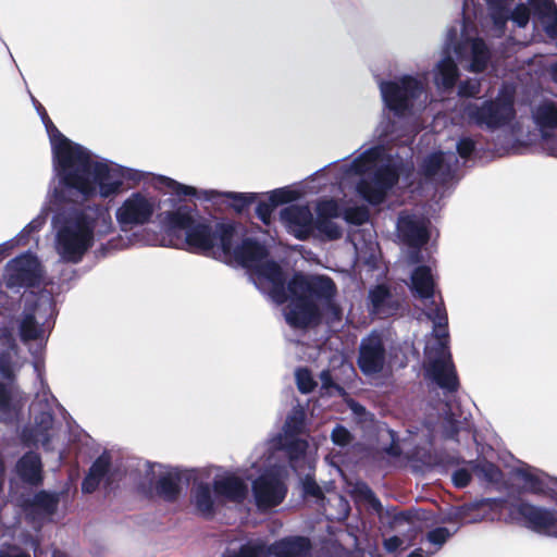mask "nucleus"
I'll list each match as a JSON object with an SVG mask.
<instances>
[{
    "mask_svg": "<svg viewBox=\"0 0 557 557\" xmlns=\"http://www.w3.org/2000/svg\"><path fill=\"white\" fill-rule=\"evenodd\" d=\"M450 537V532L445 527H437L428 532L426 539L430 543L442 546Z\"/></svg>",
    "mask_w": 557,
    "mask_h": 557,
    "instance_id": "obj_57",
    "label": "nucleus"
},
{
    "mask_svg": "<svg viewBox=\"0 0 557 557\" xmlns=\"http://www.w3.org/2000/svg\"><path fill=\"white\" fill-rule=\"evenodd\" d=\"M533 13L540 18H545L557 12L553 0H529Z\"/></svg>",
    "mask_w": 557,
    "mask_h": 557,
    "instance_id": "obj_48",
    "label": "nucleus"
},
{
    "mask_svg": "<svg viewBox=\"0 0 557 557\" xmlns=\"http://www.w3.org/2000/svg\"><path fill=\"white\" fill-rule=\"evenodd\" d=\"M331 440L335 445L345 447L352 442L354 436L346 426L343 424H336L332 430Z\"/></svg>",
    "mask_w": 557,
    "mask_h": 557,
    "instance_id": "obj_51",
    "label": "nucleus"
},
{
    "mask_svg": "<svg viewBox=\"0 0 557 557\" xmlns=\"http://www.w3.org/2000/svg\"><path fill=\"white\" fill-rule=\"evenodd\" d=\"M141 180V172L107 160V197L133 188Z\"/></svg>",
    "mask_w": 557,
    "mask_h": 557,
    "instance_id": "obj_18",
    "label": "nucleus"
},
{
    "mask_svg": "<svg viewBox=\"0 0 557 557\" xmlns=\"http://www.w3.org/2000/svg\"><path fill=\"white\" fill-rule=\"evenodd\" d=\"M213 486L207 482H199L194 485L190 494L191 503L198 516L211 520L216 513Z\"/></svg>",
    "mask_w": 557,
    "mask_h": 557,
    "instance_id": "obj_22",
    "label": "nucleus"
},
{
    "mask_svg": "<svg viewBox=\"0 0 557 557\" xmlns=\"http://www.w3.org/2000/svg\"><path fill=\"white\" fill-rule=\"evenodd\" d=\"M383 545L388 553H395L403 545V540L397 535H393L385 539Z\"/></svg>",
    "mask_w": 557,
    "mask_h": 557,
    "instance_id": "obj_60",
    "label": "nucleus"
},
{
    "mask_svg": "<svg viewBox=\"0 0 557 557\" xmlns=\"http://www.w3.org/2000/svg\"><path fill=\"white\" fill-rule=\"evenodd\" d=\"M107 487H109L113 482L121 480L126 474V468H122L117 466L116 469L113 468L112 456L110 451L107 449Z\"/></svg>",
    "mask_w": 557,
    "mask_h": 557,
    "instance_id": "obj_54",
    "label": "nucleus"
},
{
    "mask_svg": "<svg viewBox=\"0 0 557 557\" xmlns=\"http://www.w3.org/2000/svg\"><path fill=\"white\" fill-rule=\"evenodd\" d=\"M459 77V70L450 57L442 59L437 65L435 83L444 89H451Z\"/></svg>",
    "mask_w": 557,
    "mask_h": 557,
    "instance_id": "obj_28",
    "label": "nucleus"
},
{
    "mask_svg": "<svg viewBox=\"0 0 557 557\" xmlns=\"http://www.w3.org/2000/svg\"><path fill=\"white\" fill-rule=\"evenodd\" d=\"M0 341L3 345V349L0 350V375L8 381L0 382V419L11 421L17 417L23 400L22 392L14 384V377L22 367V361L11 334L3 333Z\"/></svg>",
    "mask_w": 557,
    "mask_h": 557,
    "instance_id": "obj_4",
    "label": "nucleus"
},
{
    "mask_svg": "<svg viewBox=\"0 0 557 557\" xmlns=\"http://www.w3.org/2000/svg\"><path fill=\"white\" fill-rule=\"evenodd\" d=\"M298 198L299 193L288 187L276 188L269 194V200L274 206V208L281 205L293 202Z\"/></svg>",
    "mask_w": 557,
    "mask_h": 557,
    "instance_id": "obj_43",
    "label": "nucleus"
},
{
    "mask_svg": "<svg viewBox=\"0 0 557 557\" xmlns=\"http://www.w3.org/2000/svg\"><path fill=\"white\" fill-rule=\"evenodd\" d=\"M380 90L385 107L395 116L401 117L412 109L413 102L422 94L423 86L418 78L404 75L397 81H382Z\"/></svg>",
    "mask_w": 557,
    "mask_h": 557,
    "instance_id": "obj_7",
    "label": "nucleus"
},
{
    "mask_svg": "<svg viewBox=\"0 0 557 557\" xmlns=\"http://www.w3.org/2000/svg\"><path fill=\"white\" fill-rule=\"evenodd\" d=\"M385 357L386 349L382 337L371 334L360 344L357 364L363 374H376L383 370Z\"/></svg>",
    "mask_w": 557,
    "mask_h": 557,
    "instance_id": "obj_14",
    "label": "nucleus"
},
{
    "mask_svg": "<svg viewBox=\"0 0 557 557\" xmlns=\"http://www.w3.org/2000/svg\"><path fill=\"white\" fill-rule=\"evenodd\" d=\"M451 481L455 487L465 488L471 483L472 474L468 469L459 468L454 471Z\"/></svg>",
    "mask_w": 557,
    "mask_h": 557,
    "instance_id": "obj_58",
    "label": "nucleus"
},
{
    "mask_svg": "<svg viewBox=\"0 0 557 557\" xmlns=\"http://www.w3.org/2000/svg\"><path fill=\"white\" fill-rule=\"evenodd\" d=\"M491 17L497 28H505L507 21L510 18L508 7H490Z\"/></svg>",
    "mask_w": 557,
    "mask_h": 557,
    "instance_id": "obj_55",
    "label": "nucleus"
},
{
    "mask_svg": "<svg viewBox=\"0 0 557 557\" xmlns=\"http://www.w3.org/2000/svg\"><path fill=\"white\" fill-rule=\"evenodd\" d=\"M224 197L232 200L231 207L238 214L243 213L245 209L257 200V194L255 193L227 191L224 194Z\"/></svg>",
    "mask_w": 557,
    "mask_h": 557,
    "instance_id": "obj_39",
    "label": "nucleus"
},
{
    "mask_svg": "<svg viewBox=\"0 0 557 557\" xmlns=\"http://www.w3.org/2000/svg\"><path fill=\"white\" fill-rule=\"evenodd\" d=\"M481 470H482V471L484 472V474H485L488 479H491V480L493 479V474H494V473L499 472L498 467H497L495 463H493V462H486V463L482 467V469H481Z\"/></svg>",
    "mask_w": 557,
    "mask_h": 557,
    "instance_id": "obj_64",
    "label": "nucleus"
},
{
    "mask_svg": "<svg viewBox=\"0 0 557 557\" xmlns=\"http://www.w3.org/2000/svg\"><path fill=\"white\" fill-rule=\"evenodd\" d=\"M372 180L387 194V190L398 182V173L393 166L383 165L374 172Z\"/></svg>",
    "mask_w": 557,
    "mask_h": 557,
    "instance_id": "obj_36",
    "label": "nucleus"
},
{
    "mask_svg": "<svg viewBox=\"0 0 557 557\" xmlns=\"http://www.w3.org/2000/svg\"><path fill=\"white\" fill-rule=\"evenodd\" d=\"M432 305H434V307L430 308L426 312V317L433 321L434 330L436 331L435 336L438 338L440 347L436 349V352L443 355L444 350L447 349L448 317L443 305H436L434 300H432Z\"/></svg>",
    "mask_w": 557,
    "mask_h": 557,
    "instance_id": "obj_26",
    "label": "nucleus"
},
{
    "mask_svg": "<svg viewBox=\"0 0 557 557\" xmlns=\"http://www.w3.org/2000/svg\"><path fill=\"white\" fill-rule=\"evenodd\" d=\"M354 496L369 504L372 508L379 510L382 508V504L380 499L376 497L375 493L366 482H358L354 487Z\"/></svg>",
    "mask_w": 557,
    "mask_h": 557,
    "instance_id": "obj_41",
    "label": "nucleus"
},
{
    "mask_svg": "<svg viewBox=\"0 0 557 557\" xmlns=\"http://www.w3.org/2000/svg\"><path fill=\"white\" fill-rule=\"evenodd\" d=\"M222 557H271L269 545L262 542H248L237 550L225 553Z\"/></svg>",
    "mask_w": 557,
    "mask_h": 557,
    "instance_id": "obj_32",
    "label": "nucleus"
},
{
    "mask_svg": "<svg viewBox=\"0 0 557 557\" xmlns=\"http://www.w3.org/2000/svg\"><path fill=\"white\" fill-rule=\"evenodd\" d=\"M271 557H312L313 545L309 537L288 535L269 544Z\"/></svg>",
    "mask_w": 557,
    "mask_h": 557,
    "instance_id": "obj_19",
    "label": "nucleus"
},
{
    "mask_svg": "<svg viewBox=\"0 0 557 557\" xmlns=\"http://www.w3.org/2000/svg\"><path fill=\"white\" fill-rule=\"evenodd\" d=\"M104 478V457L100 455L83 482V491L91 493Z\"/></svg>",
    "mask_w": 557,
    "mask_h": 557,
    "instance_id": "obj_33",
    "label": "nucleus"
},
{
    "mask_svg": "<svg viewBox=\"0 0 557 557\" xmlns=\"http://www.w3.org/2000/svg\"><path fill=\"white\" fill-rule=\"evenodd\" d=\"M26 307L20 321V336L24 343L29 341H42L45 337L44 320L52 314L53 306L48 295H41L32 299L24 297Z\"/></svg>",
    "mask_w": 557,
    "mask_h": 557,
    "instance_id": "obj_9",
    "label": "nucleus"
},
{
    "mask_svg": "<svg viewBox=\"0 0 557 557\" xmlns=\"http://www.w3.org/2000/svg\"><path fill=\"white\" fill-rule=\"evenodd\" d=\"M475 151V141L470 137H461L457 143V152L462 159H469Z\"/></svg>",
    "mask_w": 557,
    "mask_h": 557,
    "instance_id": "obj_59",
    "label": "nucleus"
},
{
    "mask_svg": "<svg viewBox=\"0 0 557 557\" xmlns=\"http://www.w3.org/2000/svg\"><path fill=\"white\" fill-rule=\"evenodd\" d=\"M444 165L443 152L429 154L421 164V172L426 178H433Z\"/></svg>",
    "mask_w": 557,
    "mask_h": 557,
    "instance_id": "obj_40",
    "label": "nucleus"
},
{
    "mask_svg": "<svg viewBox=\"0 0 557 557\" xmlns=\"http://www.w3.org/2000/svg\"><path fill=\"white\" fill-rule=\"evenodd\" d=\"M182 474L178 470L168 471L159 475L153 485L139 487L143 496L149 500L158 497L166 503H175L182 492Z\"/></svg>",
    "mask_w": 557,
    "mask_h": 557,
    "instance_id": "obj_15",
    "label": "nucleus"
},
{
    "mask_svg": "<svg viewBox=\"0 0 557 557\" xmlns=\"http://www.w3.org/2000/svg\"><path fill=\"white\" fill-rule=\"evenodd\" d=\"M510 516L537 534L554 537L557 532V513L552 509L521 500L511 505Z\"/></svg>",
    "mask_w": 557,
    "mask_h": 557,
    "instance_id": "obj_10",
    "label": "nucleus"
},
{
    "mask_svg": "<svg viewBox=\"0 0 557 557\" xmlns=\"http://www.w3.org/2000/svg\"><path fill=\"white\" fill-rule=\"evenodd\" d=\"M53 397L44 393L37 395L30 406L34 416L33 423L25 426L21 434L22 443L27 447H41L45 453L55 456L57 461L63 458L67 440V431L57 421L52 413Z\"/></svg>",
    "mask_w": 557,
    "mask_h": 557,
    "instance_id": "obj_3",
    "label": "nucleus"
},
{
    "mask_svg": "<svg viewBox=\"0 0 557 557\" xmlns=\"http://www.w3.org/2000/svg\"><path fill=\"white\" fill-rule=\"evenodd\" d=\"M322 549L330 557H364V552L361 549L350 550L344 547L336 540H326L323 542Z\"/></svg>",
    "mask_w": 557,
    "mask_h": 557,
    "instance_id": "obj_38",
    "label": "nucleus"
},
{
    "mask_svg": "<svg viewBox=\"0 0 557 557\" xmlns=\"http://www.w3.org/2000/svg\"><path fill=\"white\" fill-rule=\"evenodd\" d=\"M153 187L160 191L166 190L180 200L185 197L196 196L197 194L195 187L181 184L177 181L163 175H158L153 178Z\"/></svg>",
    "mask_w": 557,
    "mask_h": 557,
    "instance_id": "obj_27",
    "label": "nucleus"
},
{
    "mask_svg": "<svg viewBox=\"0 0 557 557\" xmlns=\"http://www.w3.org/2000/svg\"><path fill=\"white\" fill-rule=\"evenodd\" d=\"M302 493L306 497H312L315 499H323L324 493L315 479L310 475H306L302 480Z\"/></svg>",
    "mask_w": 557,
    "mask_h": 557,
    "instance_id": "obj_52",
    "label": "nucleus"
},
{
    "mask_svg": "<svg viewBox=\"0 0 557 557\" xmlns=\"http://www.w3.org/2000/svg\"><path fill=\"white\" fill-rule=\"evenodd\" d=\"M237 234L233 221L212 223L205 218L195 219L185 235L184 244L190 252L208 255L219 244L225 256H231Z\"/></svg>",
    "mask_w": 557,
    "mask_h": 557,
    "instance_id": "obj_5",
    "label": "nucleus"
},
{
    "mask_svg": "<svg viewBox=\"0 0 557 557\" xmlns=\"http://www.w3.org/2000/svg\"><path fill=\"white\" fill-rule=\"evenodd\" d=\"M274 206L270 202V200L264 201L261 200L258 202L256 208V214L258 219L264 224L270 225L272 221V213L274 211Z\"/></svg>",
    "mask_w": 557,
    "mask_h": 557,
    "instance_id": "obj_56",
    "label": "nucleus"
},
{
    "mask_svg": "<svg viewBox=\"0 0 557 557\" xmlns=\"http://www.w3.org/2000/svg\"><path fill=\"white\" fill-rule=\"evenodd\" d=\"M397 230L403 242L412 248L424 246L430 238L426 226L409 215L399 218Z\"/></svg>",
    "mask_w": 557,
    "mask_h": 557,
    "instance_id": "obj_21",
    "label": "nucleus"
},
{
    "mask_svg": "<svg viewBox=\"0 0 557 557\" xmlns=\"http://www.w3.org/2000/svg\"><path fill=\"white\" fill-rule=\"evenodd\" d=\"M213 492L218 504H243L248 496V485L240 476L227 474L213 480Z\"/></svg>",
    "mask_w": 557,
    "mask_h": 557,
    "instance_id": "obj_17",
    "label": "nucleus"
},
{
    "mask_svg": "<svg viewBox=\"0 0 557 557\" xmlns=\"http://www.w3.org/2000/svg\"><path fill=\"white\" fill-rule=\"evenodd\" d=\"M460 433V422L455 418L454 413H448L443 423V435L446 440H453L458 442V435Z\"/></svg>",
    "mask_w": 557,
    "mask_h": 557,
    "instance_id": "obj_49",
    "label": "nucleus"
},
{
    "mask_svg": "<svg viewBox=\"0 0 557 557\" xmlns=\"http://www.w3.org/2000/svg\"><path fill=\"white\" fill-rule=\"evenodd\" d=\"M314 231L319 237L325 240H337L343 236V230L338 224L329 219H314Z\"/></svg>",
    "mask_w": 557,
    "mask_h": 557,
    "instance_id": "obj_34",
    "label": "nucleus"
},
{
    "mask_svg": "<svg viewBox=\"0 0 557 557\" xmlns=\"http://www.w3.org/2000/svg\"><path fill=\"white\" fill-rule=\"evenodd\" d=\"M480 92L481 83L478 79L468 78L458 86V95L462 98H475Z\"/></svg>",
    "mask_w": 557,
    "mask_h": 557,
    "instance_id": "obj_50",
    "label": "nucleus"
},
{
    "mask_svg": "<svg viewBox=\"0 0 557 557\" xmlns=\"http://www.w3.org/2000/svg\"><path fill=\"white\" fill-rule=\"evenodd\" d=\"M288 441L285 444V450L290 460H298L306 454V449L308 447V443L305 440H299L297 437H287Z\"/></svg>",
    "mask_w": 557,
    "mask_h": 557,
    "instance_id": "obj_47",
    "label": "nucleus"
},
{
    "mask_svg": "<svg viewBox=\"0 0 557 557\" xmlns=\"http://www.w3.org/2000/svg\"><path fill=\"white\" fill-rule=\"evenodd\" d=\"M41 116L50 147L53 180L47 194L54 211L51 225L54 249L60 259L77 263L92 246L98 207L91 202L104 195V163L84 146L63 135L47 115L42 106L32 97Z\"/></svg>",
    "mask_w": 557,
    "mask_h": 557,
    "instance_id": "obj_1",
    "label": "nucleus"
},
{
    "mask_svg": "<svg viewBox=\"0 0 557 557\" xmlns=\"http://www.w3.org/2000/svg\"><path fill=\"white\" fill-rule=\"evenodd\" d=\"M357 193L370 205L379 206L386 198L385 191L371 178L360 180L357 184Z\"/></svg>",
    "mask_w": 557,
    "mask_h": 557,
    "instance_id": "obj_29",
    "label": "nucleus"
},
{
    "mask_svg": "<svg viewBox=\"0 0 557 557\" xmlns=\"http://www.w3.org/2000/svg\"><path fill=\"white\" fill-rule=\"evenodd\" d=\"M534 120L542 132L557 127V107L553 103L541 104L535 113Z\"/></svg>",
    "mask_w": 557,
    "mask_h": 557,
    "instance_id": "obj_31",
    "label": "nucleus"
},
{
    "mask_svg": "<svg viewBox=\"0 0 557 557\" xmlns=\"http://www.w3.org/2000/svg\"><path fill=\"white\" fill-rule=\"evenodd\" d=\"M231 255L244 268H256L257 274L271 284L270 296L278 305L289 300L285 313L286 322L295 329L317 326L322 321L319 302H333L337 288L327 275H306L296 272L286 282L281 265L273 261H263L269 256L268 248L253 237L244 238Z\"/></svg>",
    "mask_w": 557,
    "mask_h": 557,
    "instance_id": "obj_2",
    "label": "nucleus"
},
{
    "mask_svg": "<svg viewBox=\"0 0 557 557\" xmlns=\"http://www.w3.org/2000/svg\"><path fill=\"white\" fill-rule=\"evenodd\" d=\"M157 218L161 227L170 237L174 236L177 231H185L186 234L195 220L193 209L186 205L178 206L174 210L160 212Z\"/></svg>",
    "mask_w": 557,
    "mask_h": 557,
    "instance_id": "obj_20",
    "label": "nucleus"
},
{
    "mask_svg": "<svg viewBox=\"0 0 557 557\" xmlns=\"http://www.w3.org/2000/svg\"><path fill=\"white\" fill-rule=\"evenodd\" d=\"M296 384L301 394H309L313 392L317 382L312 377V373L308 368H299L296 371Z\"/></svg>",
    "mask_w": 557,
    "mask_h": 557,
    "instance_id": "obj_44",
    "label": "nucleus"
},
{
    "mask_svg": "<svg viewBox=\"0 0 557 557\" xmlns=\"http://www.w3.org/2000/svg\"><path fill=\"white\" fill-rule=\"evenodd\" d=\"M425 372L441 388L454 393L459 388V379L451 360L450 352L447 356H438L428 362Z\"/></svg>",
    "mask_w": 557,
    "mask_h": 557,
    "instance_id": "obj_16",
    "label": "nucleus"
},
{
    "mask_svg": "<svg viewBox=\"0 0 557 557\" xmlns=\"http://www.w3.org/2000/svg\"><path fill=\"white\" fill-rule=\"evenodd\" d=\"M315 211H317L315 219L332 220V219L338 218L341 215L338 203L334 199H326V200H322V201L318 202Z\"/></svg>",
    "mask_w": 557,
    "mask_h": 557,
    "instance_id": "obj_45",
    "label": "nucleus"
},
{
    "mask_svg": "<svg viewBox=\"0 0 557 557\" xmlns=\"http://www.w3.org/2000/svg\"><path fill=\"white\" fill-rule=\"evenodd\" d=\"M463 113L469 122L490 131L508 125L516 116L512 99L500 97L485 100L482 104L470 102L465 106Z\"/></svg>",
    "mask_w": 557,
    "mask_h": 557,
    "instance_id": "obj_6",
    "label": "nucleus"
},
{
    "mask_svg": "<svg viewBox=\"0 0 557 557\" xmlns=\"http://www.w3.org/2000/svg\"><path fill=\"white\" fill-rule=\"evenodd\" d=\"M372 312L376 315L391 317L396 313L399 305L394 300L391 289L385 284H379L369 292Z\"/></svg>",
    "mask_w": 557,
    "mask_h": 557,
    "instance_id": "obj_23",
    "label": "nucleus"
},
{
    "mask_svg": "<svg viewBox=\"0 0 557 557\" xmlns=\"http://www.w3.org/2000/svg\"><path fill=\"white\" fill-rule=\"evenodd\" d=\"M0 557H29V555L21 552L16 547H8L0 550Z\"/></svg>",
    "mask_w": 557,
    "mask_h": 557,
    "instance_id": "obj_62",
    "label": "nucleus"
},
{
    "mask_svg": "<svg viewBox=\"0 0 557 557\" xmlns=\"http://www.w3.org/2000/svg\"><path fill=\"white\" fill-rule=\"evenodd\" d=\"M385 453L392 457H399L401 455V448L399 444L393 437L392 443L384 449Z\"/></svg>",
    "mask_w": 557,
    "mask_h": 557,
    "instance_id": "obj_63",
    "label": "nucleus"
},
{
    "mask_svg": "<svg viewBox=\"0 0 557 557\" xmlns=\"http://www.w3.org/2000/svg\"><path fill=\"white\" fill-rule=\"evenodd\" d=\"M280 215L287 232L298 240H308L313 235L314 218L308 206L290 205Z\"/></svg>",
    "mask_w": 557,
    "mask_h": 557,
    "instance_id": "obj_13",
    "label": "nucleus"
},
{
    "mask_svg": "<svg viewBox=\"0 0 557 557\" xmlns=\"http://www.w3.org/2000/svg\"><path fill=\"white\" fill-rule=\"evenodd\" d=\"M16 471L20 478L32 484L38 485L42 481V463L37 453H26L17 462Z\"/></svg>",
    "mask_w": 557,
    "mask_h": 557,
    "instance_id": "obj_24",
    "label": "nucleus"
},
{
    "mask_svg": "<svg viewBox=\"0 0 557 557\" xmlns=\"http://www.w3.org/2000/svg\"><path fill=\"white\" fill-rule=\"evenodd\" d=\"M160 209V200L141 191L132 193L116 210V220L123 230L143 226L152 221Z\"/></svg>",
    "mask_w": 557,
    "mask_h": 557,
    "instance_id": "obj_8",
    "label": "nucleus"
},
{
    "mask_svg": "<svg viewBox=\"0 0 557 557\" xmlns=\"http://www.w3.org/2000/svg\"><path fill=\"white\" fill-rule=\"evenodd\" d=\"M518 475L528 484V492L535 495H543L545 493L544 482L537 475L524 469H519Z\"/></svg>",
    "mask_w": 557,
    "mask_h": 557,
    "instance_id": "obj_46",
    "label": "nucleus"
},
{
    "mask_svg": "<svg viewBox=\"0 0 557 557\" xmlns=\"http://www.w3.org/2000/svg\"><path fill=\"white\" fill-rule=\"evenodd\" d=\"M490 50L481 38H476L471 47V71L482 73L486 70L490 61Z\"/></svg>",
    "mask_w": 557,
    "mask_h": 557,
    "instance_id": "obj_30",
    "label": "nucleus"
},
{
    "mask_svg": "<svg viewBox=\"0 0 557 557\" xmlns=\"http://www.w3.org/2000/svg\"><path fill=\"white\" fill-rule=\"evenodd\" d=\"M287 492V485L281 474L274 470L264 471L252 482L255 504L260 510H268L281 505Z\"/></svg>",
    "mask_w": 557,
    "mask_h": 557,
    "instance_id": "obj_11",
    "label": "nucleus"
},
{
    "mask_svg": "<svg viewBox=\"0 0 557 557\" xmlns=\"http://www.w3.org/2000/svg\"><path fill=\"white\" fill-rule=\"evenodd\" d=\"M552 21L545 25V32L550 38L557 37V12L548 16Z\"/></svg>",
    "mask_w": 557,
    "mask_h": 557,
    "instance_id": "obj_61",
    "label": "nucleus"
},
{
    "mask_svg": "<svg viewBox=\"0 0 557 557\" xmlns=\"http://www.w3.org/2000/svg\"><path fill=\"white\" fill-rule=\"evenodd\" d=\"M5 272L9 286H33L41 276V267L35 256L23 253L7 264Z\"/></svg>",
    "mask_w": 557,
    "mask_h": 557,
    "instance_id": "obj_12",
    "label": "nucleus"
},
{
    "mask_svg": "<svg viewBox=\"0 0 557 557\" xmlns=\"http://www.w3.org/2000/svg\"><path fill=\"white\" fill-rule=\"evenodd\" d=\"M305 411L299 408L288 414L284 423V432L287 437H297L305 431Z\"/></svg>",
    "mask_w": 557,
    "mask_h": 557,
    "instance_id": "obj_35",
    "label": "nucleus"
},
{
    "mask_svg": "<svg viewBox=\"0 0 557 557\" xmlns=\"http://www.w3.org/2000/svg\"><path fill=\"white\" fill-rule=\"evenodd\" d=\"M343 219L351 225L361 226L369 222L370 210L367 206L347 207L342 213Z\"/></svg>",
    "mask_w": 557,
    "mask_h": 557,
    "instance_id": "obj_37",
    "label": "nucleus"
},
{
    "mask_svg": "<svg viewBox=\"0 0 557 557\" xmlns=\"http://www.w3.org/2000/svg\"><path fill=\"white\" fill-rule=\"evenodd\" d=\"M57 496L45 491L39 492L34 497V506L38 508L45 516H51L57 508Z\"/></svg>",
    "mask_w": 557,
    "mask_h": 557,
    "instance_id": "obj_42",
    "label": "nucleus"
},
{
    "mask_svg": "<svg viewBox=\"0 0 557 557\" xmlns=\"http://www.w3.org/2000/svg\"><path fill=\"white\" fill-rule=\"evenodd\" d=\"M510 20L518 27H525L530 21V9L524 3L517 4L510 13Z\"/></svg>",
    "mask_w": 557,
    "mask_h": 557,
    "instance_id": "obj_53",
    "label": "nucleus"
},
{
    "mask_svg": "<svg viewBox=\"0 0 557 557\" xmlns=\"http://www.w3.org/2000/svg\"><path fill=\"white\" fill-rule=\"evenodd\" d=\"M435 283L428 265L417 267L411 274L410 289L420 299H432L434 297Z\"/></svg>",
    "mask_w": 557,
    "mask_h": 557,
    "instance_id": "obj_25",
    "label": "nucleus"
}]
</instances>
